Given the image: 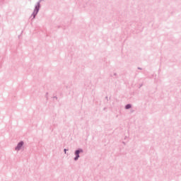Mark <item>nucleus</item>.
<instances>
[{
    "label": "nucleus",
    "instance_id": "obj_5",
    "mask_svg": "<svg viewBox=\"0 0 181 181\" xmlns=\"http://www.w3.org/2000/svg\"><path fill=\"white\" fill-rule=\"evenodd\" d=\"M64 152H65V153H66V149H64Z\"/></svg>",
    "mask_w": 181,
    "mask_h": 181
},
{
    "label": "nucleus",
    "instance_id": "obj_3",
    "mask_svg": "<svg viewBox=\"0 0 181 181\" xmlns=\"http://www.w3.org/2000/svg\"><path fill=\"white\" fill-rule=\"evenodd\" d=\"M129 108H131V105H127L126 110H129Z\"/></svg>",
    "mask_w": 181,
    "mask_h": 181
},
{
    "label": "nucleus",
    "instance_id": "obj_2",
    "mask_svg": "<svg viewBox=\"0 0 181 181\" xmlns=\"http://www.w3.org/2000/svg\"><path fill=\"white\" fill-rule=\"evenodd\" d=\"M79 153H80V151L78 150L76 151V157L75 158V160H77V159H78V158H80Z\"/></svg>",
    "mask_w": 181,
    "mask_h": 181
},
{
    "label": "nucleus",
    "instance_id": "obj_4",
    "mask_svg": "<svg viewBox=\"0 0 181 181\" xmlns=\"http://www.w3.org/2000/svg\"><path fill=\"white\" fill-rule=\"evenodd\" d=\"M36 11V13H37V11H39V8H37V6L35 7Z\"/></svg>",
    "mask_w": 181,
    "mask_h": 181
},
{
    "label": "nucleus",
    "instance_id": "obj_1",
    "mask_svg": "<svg viewBox=\"0 0 181 181\" xmlns=\"http://www.w3.org/2000/svg\"><path fill=\"white\" fill-rule=\"evenodd\" d=\"M22 146H23V141H21L18 144V146L16 147V151H19Z\"/></svg>",
    "mask_w": 181,
    "mask_h": 181
}]
</instances>
